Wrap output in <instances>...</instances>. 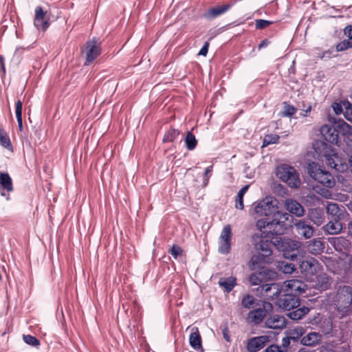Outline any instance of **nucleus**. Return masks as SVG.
<instances>
[{"mask_svg": "<svg viewBox=\"0 0 352 352\" xmlns=\"http://www.w3.org/2000/svg\"><path fill=\"white\" fill-rule=\"evenodd\" d=\"M307 289V285L298 279L278 283L262 284L258 290L267 300H275V304L285 310L295 308L299 304V297Z\"/></svg>", "mask_w": 352, "mask_h": 352, "instance_id": "obj_1", "label": "nucleus"}, {"mask_svg": "<svg viewBox=\"0 0 352 352\" xmlns=\"http://www.w3.org/2000/svg\"><path fill=\"white\" fill-rule=\"evenodd\" d=\"M273 239L271 233H266V231H261V233L252 236L254 253L249 264H270L272 262L271 245Z\"/></svg>", "mask_w": 352, "mask_h": 352, "instance_id": "obj_2", "label": "nucleus"}, {"mask_svg": "<svg viewBox=\"0 0 352 352\" xmlns=\"http://www.w3.org/2000/svg\"><path fill=\"white\" fill-rule=\"evenodd\" d=\"M279 270L284 273H292L300 269L305 279L310 283H313L312 287L325 291L330 288L332 283L331 278L325 274H317L316 273V265H277Z\"/></svg>", "mask_w": 352, "mask_h": 352, "instance_id": "obj_3", "label": "nucleus"}, {"mask_svg": "<svg viewBox=\"0 0 352 352\" xmlns=\"http://www.w3.org/2000/svg\"><path fill=\"white\" fill-rule=\"evenodd\" d=\"M331 305L338 318L342 319L352 316V287L339 286L336 291L329 296Z\"/></svg>", "mask_w": 352, "mask_h": 352, "instance_id": "obj_4", "label": "nucleus"}, {"mask_svg": "<svg viewBox=\"0 0 352 352\" xmlns=\"http://www.w3.org/2000/svg\"><path fill=\"white\" fill-rule=\"evenodd\" d=\"M278 246L285 259L298 264H319L314 258L306 256L301 243L298 241L286 238L280 239Z\"/></svg>", "mask_w": 352, "mask_h": 352, "instance_id": "obj_5", "label": "nucleus"}, {"mask_svg": "<svg viewBox=\"0 0 352 352\" xmlns=\"http://www.w3.org/2000/svg\"><path fill=\"white\" fill-rule=\"evenodd\" d=\"M290 217L292 216L288 212L280 211L277 206L272 219L270 218L258 219L256 226L260 231H266V233L270 232L271 236L274 238V236L284 234L287 226V221Z\"/></svg>", "mask_w": 352, "mask_h": 352, "instance_id": "obj_6", "label": "nucleus"}, {"mask_svg": "<svg viewBox=\"0 0 352 352\" xmlns=\"http://www.w3.org/2000/svg\"><path fill=\"white\" fill-rule=\"evenodd\" d=\"M278 201L272 197H266L265 198L254 201L249 210V214L254 219L265 217L263 219L270 218L272 219L274 212L276 211Z\"/></svg>", "mask_w": 352, "mask_h": 352, "instance_id": "obj_7", "label": "nucleus"}, {"mask_svg": "<svg viewBox=\"0 0 352 352\" xmlns=\"http://www.w3.org/2000/svg\"><path fill=\"white\" fill-rule=\"evenodd\" d=\"M307 172L312 179L326 188H331L336 184L334 177L316 162H312L308 164Z\"/></svg>", "mask_w": 352, "mask_h": 352, "instance_id": "obj_8", "label": "nucleus"}, {"mask_svg": "<svg viewBox=\"0 0 352 352\" xmlns=\"http://www.w3.org/2000/svg\"><path fill=\"white\" fill-rule=\"evenodd\" d=\"M276 175L283 182L291 188H298L300 180L294 168L286 164H282L277 168Z\"/></svg>", "mask_w": 352, "mask_h": 352, "instance_id": "obj_9", "label": "nucleus"}, {"mask_svg": "<svg viewBox=\"0 0 352 352\" xmlns=\"http://www.w3.org/2000/svg\"><path fill=\"white\" fill-rule=\"evenodd\" d=\"M258 271L252 273L249 276V281L252 285H259L269 280L274 279L277 273L272 270L268 269L265 265H260Z\"/></svg>", "mask_w": 352, "mask_h": 352, "instance_id": "obj_10", "label": "nucleus"}, {"mask_svg": "<svg viewBox=\"0 0 352 352\" xmlns=\"http://www.w3.org/2000/svg\"><path fill=\"white\" fill-rule=\"evenodd\" d=\"M232 229L230 225H226L221 232L219 239V252L227 254L231 250Z\"/></svg>", "mask_w": 352, "mask_h": 352, "instance_id": "obj_11", "label": "nucleus"}, {"mask_svg": "<svg viewBox=\"0 0 352 352\" xmlns=\"http://www.w3.org/2000/svg\"><path fill=\"white\" fill-rule=\"evenodd\" d=\"M329 242L337 252L342 256L349 257V263L352 262V257L349 254L351 242L348 239L342 236L333 237L330 239Z\"/></svg>", "mask_w": 352, "mask_h": 352, "instance_id": "obj_12", "label": "nucleus"}, {"mask_svg": "<svg viewBox=\"0 0 352 352\" xmlns=\"http://www.w3.org/2000/svg\"><path fill=\"white\" fill-rule=\"evenodd\" d=\"M86 60L85 65L91 64L101 52L100 43L96 39L88 41L86 43Z\"/></svg>", "mask_w": 352, "mask_h": 352, "instance_id": "obj_13", "label": "nucleus"}, {"mask_svg": "<svg viewBox=\"0 0 352 352\" xmlns=\"http://www.w3.org/2000/svg\"><path fill=\"white\" fill-rule=\"evenodd\" d=\"M47 12L44 11L41 6H37L35 9L34 25L38 30L45 31L50 25L49 19L46 18Z\"/></svg>", "mask_w": 352, "mask_h": 352, "instance_id": "obj_14", "label": "nucleus"}, {"mask_svg": "<svg viewBox=\"0 0 352 352\" xmlns=\"http://www.w3.org/2000/svg\"><path fill=\"white\" fill-rule=\"evenodd\" d=\"M320 133L327 142L333 144H338L339 134L338 129L331 126L324 124L320 128Z\"/></svg>", "mask_w": 352, "mask_h": 352, "instance_id": "obj_15", "label": "nucleus"}, {"mask_svg": "<svg viewBox=\"0 0 352 352\" xmlns=\"http://www.w3.org/2000/svg\"><path fill=\"white\" fill-rule=\"evenodd\" d=\"M270 341L267 336H261L252 338L248 342L247 349L249 352H257L262 349Z\"/></svg>", "mask_w": 352, "mask_h": 352, "instance_id": "obj_16", "label": "nucleus"}, {"mask_svg": "<svg viewBox=\"0 0 352 352\" xmlns=\"http://www.w3.org/2000/svg\"><path fill=\"white\" fill-rule=\"evenodd\" d=\"M267 311L265 307H259L248 313L247 320L254 325L260 324L267 316Z\"/></svg>", "mask_w": 352, "mask_h": 352, "instance_id": "obj_17", "label": "nucleus"}, {"mask_svg": "<svg viewBox=\"0 0 352 352\" xmlns=\"http://www.w3.org/2000/svg\"><path fill=\"white\" fill-rule=\"evenodd\" d=\"M233 5L234 3H228L224 5L212 7L207 11L206 17L210 19H215L228 11Z\"/></svg>", "mask_w": 352, "mask_h": 352, "instance_id": "obj_18", "label": "nucleus"}, {"mask_svg": "<svg viewBox=\"0 0 352 352\" xmlns=\"http://www.w3.org/2000/svg\"><path fill=\"white\" fill-rule=\"evenodd\" d=\"M0 186L2 191L0 192L2 197H6L7 192H11L14 190L12 179L8 173L0 172Z\"/></svg>", "mask_w": 352, "mask_h": 352, "instance_id": "obj_19", "label": "nucleus"}, {"mask_svg": "<svg viewBox=\"0 0 352 352\" xmlns=\"http://www.w3.org/2000/svg\"><path fill=\"white\" fill-rule=\"evenodd\" d=\"M265 327L273 329H281L286 326V320L285 317L275 314L267 318L265 321Z\"/></svg>", "mask_w": 352, "mask_h": 352, "instance_id": "obj_20", "label": "nucleus"}, {"mask_svg": "<svg viewBox=\"0 0 352 352\" xmlns=\"http://www.w3.org/2000/svg\"><path fill=\"white\" fill-rule=\"evenodd\" d=\"M285 206L287 210L298 216L301 217L304 214L305 210L302 205L296 200L288 199L285 200Z\"/></svg>", "mask_w": 352, "mask_h": 352, "instance_id": "obj_21", "label": "nucleus"}, {"mask_svg": "<svg viewBox=\"0 0 352 352\" xmlns=\"http://www.w3.org/2000/svg\"><path fill=\"white\" fill-rule=\"evenodd\" d=\"M295 226L298 234L302 235L305 239H309L312 236L314 229L305 221L300 220L295 223Z\"/></svg>", "mask_w": 352, "mask_h": 352, "instance_id": "obj_22", "label": "nucleus"}, {"mask_svg": "<svg viewBox=\"0 0 352 352\" xmlns=\"http://www.w3.org/2000/svg\"><path fill=\"white\" fill-rule=\"evenodd\" d=\"M300 305V303L295 308H292L287 313V316L293 320H298L301 319L303 316L307 314L309 311V308L305 306L302 307L298 308Z\"/></svg>", "mask_w": 352, "mask_h": 352, "instance_id": "obj_23", "label": "nucleus"}, {"mask_svg": "<svg viewBox=\"0 0 352 352\" xmlns=\"http://www.w3.org/2000/svg\"><path fill=\"white\" fill-rule=\"evenodd\" d=\"M321 336L316 332H311L303 336L301 339L302 344L305 346H315L320 342Z\"/></svg>", "mask_w": 352, "mask_h": 352, "instance_id": "obj_24", "label": "nucleus"}, {"mask_svg": "<svg viewBox=\"0 0 352 352\" xmlns=\"http://www.w3.org/2000/svg\"><path fill=\"white\" fill-rule=\"evenodd\" d=\"M324 212L319 208L312 209L309 212L311 221L317 226L322 225L324 221Z\"/></svg>", "mask_w": 352, "mask_h": 352, "instance_id": "obj_25", "label": "nucleus"}, {"mask_svg": "<svg viewBox=\"0 0 352 352\" xmlns=\"http://www.w3.org/2000/svg\"><path fill=\"white\" fill-rule=\"evenodd\" d=\"M339 219H336L333 220L331 219L325 226V230L331 234H338L340 232L342 229V225Z\"/></svg>", "mask_w": 352, "mask_h": 352, "instance_id": "obj_26", "label": "nucleus"}, {"mask_svg": "<svg viewBox=\"0 0 352 352\" xmlns=\"http://www.w3.org/2000/svg\"><path fill=\"white\" fill-rule=\"evenodd\" d=\"M219 285L220 287L224 288L225 292L229 293L236 285V280L232 276L228 278H221L219 280Z\"/></svg>", "mask_w": 352, "mask_h": 352, "instance_id": "obj_27", "label": "nucleus"}, {"mask_svg": "<svg viewBox=\"0 0 352 352\" xmlns=\"http://www.w3.org/2000/svg\"><path fill=\"white\" fill-rule=\"evenodd\" d=\"M170 254L179 262H185L186 254V252L179 245H173L169 251Z\"/></svg>", "mask_w": 352, "mask_h": 352, "instance_id": "obj_28", "label": "nucleus"}, {"mask_svg": "<svg viewBox=\"0 0 352 352\" xmlns=\"http://www.w3.org/2000/svg\"><path fill=\"white\" fill-rule=\"evenodd\" d=\"M189 342L190 345L194 349L197 350L202 347L201 338L197 328H196L195 330L190 333L189 337Z\"/></svg>", "mask_w": 352, "mask_h": 352, "instance_id": "obj_29", "label": "nucleus"}, {"mask_svg": "<svg viewBox=\"0 0 352 352\" xmlns=\"http://www.w3.org/2000/svg\"><path fill=\"white\" fill-rule=\"evenodd\" d=\"M327 212L331 216V219H340L342 214V210L339 208L338 205L336 203H329L327 206Z\"/></svg>", "mask_w": 352, "mask_h": 352, "instance_id": "obj_30", "label": "nucleus"}, {"mask_svg": "<svg viewBox=\"0 0 352 352\" xmlns=\"http://www.w3.org/2000/svg\"><path fill=\"white\" fill-rule=\"evenodd\" d=\"M249 188L250 185H245L238 192L235 199L236 208L239 210H243L244 208L243 196L245 193L247 192V190L249 189Z\"/></svg>", "mask_w": 352, "mask_h": 352, "instance_id": "obj_31", "label": "nucleus"}, {"mask_svg": "<svg viewBox=\"0 0 352 352\" xmlns=\"http://www.w3.org/2000/svg\"><path fill=\"white\" fill-rule=\"evenodd\" d=\"M0 144L9 151L12 150V143L5 130L0 127Z\"/></svg>", "mask_w": 352, "mask_h": 352, "instance_id": "obj_32", "label": "nucleus"}, {"mask_svg": "<svg viewBox=\"0 0 352 352\" xmlns=\"http://www.w3.org/2000/svg\"><path fill=\"white\" fill-rule=\"evenodd\" d=\"M333 168L340 173H344L348 169V164L345 160L340 158L338 154L336 155V160Z\"/></svg>", "mask_w": 352, "mask_h": 352, "instance_id": "obj_33", "label": "nucleus"}, {"mask_svg": "<svg viewBox=\"0 0 352 352\" xmlns=\"http://www.w3.org/2000/svg\"><path fill=\"white\" fill-rule=\"evenodd\" d=\"M185 144L188 150H194L197 145V140L191 132H188L185 138Z\"/></svg>", "mask_w": 352, "mask_h": 352, "instance_id": "obj_34", "label": "nucleus"}, {"mask_svg": "<svg viewBox=\"0 0 352 352\" xmlns=\"http://www.w3.org/2000/svg\"><path fill=\"white\" fill-rule=\"evenodd\" d=\"M256 302L255 298L250 294H245L243 296L241 300V305L245 309L253 308Z\"/></svg>", "mask_w": 352, "mask_h": 352, "instance_id": "obj_35", "label": "nucleus"}, {"mask_svg": "<svg viewBox=\"0 0 352 352\" xmlns=\"http://www.w3.org/2000/svg\"><path fill=\"white\" fill-rule=\"evenodd\" d=\"M324 248L323 243L321 241L314 239L309 245V251L310 253L317 254Z\"/></svg>", "mask_w": 352, "mask_h": 352, "instance_id": "obj_36", "label": "nucleus"}, {"mask_svg": "<svg viewBox=\"0 0 352 352\" xmlns=\"http://www.w3.org/2000/svg\"><path fill=\"white\" fill-rule=\"evenodd\" d=\"M179 135V131L175 129H170L168 131L166 132V133L164 135L163 141L164 142H173L176 138Z\"/></svg>", "mask_w": 352, "mask_h": 352, "instance_id": "obj_37", "label": "nucleus"}, {"mask_svg": "<svg viewBox=\"0 0 352 352\" xmlns=\"http://www.w3.org/2000/svg\"><path fill=\"white\" fill-rule=\"evenodd\" d=\"M338 133H342L344 135H352V127L344 121H342L338 126Z\"/></svg>", "mask_w": 352, "mask_h": 352, "instance_id": "obj_38", "label": "nucleus"}, {"mask_svg": "<svg viewBox=\"0 0 352 352\" xmlns=\"http://www.w3.org/2000/svg\"><path fill=\"white\" fill-rule=\"evenodd\" d=\"M343 106L344 107L343 112L344 118L352 122V104L349 101H344Z\"/></svg>", "mask_w": 352, "mask_h": 352, "instance_id": "obj_39", "label": "nucleus"}, {"mask_svg": "<svg viewBox=\"0 0 352 352\" xmlns=\"http://www.w3.org/2000/svg\"><path fill=\"white\" fill-rule=\"evenodd\" d=\"M279 138V135L276 134L266 135L263 139V146H266L272 144H276L278 142Z\"/></svg>", "mask_w": 352, "mask_h": 352, "instance_id": "obj_40", "label": "nucleus"}, {"mask_svg": "<svg viewBox=\"0 0 352 352\" xmlns=\"http://www.w3.org/2000/svg\"><path fill=\"white\" fill-rule=\"evenodd\" d=\"M23 341L32 346H38L40 345V340L35 336L31 335H23Z\"/></svg>", "mask_w": 352, "mask_h": 352, "instance_id": "obj_41", "label": "nucleus"}, {"mask_svg": "<svg viewBox=\"0 0 352 352\" xmlns=\"http://www.w3.org/2000/svg\"><path fill=\"white\" fill-rule=\"evenodd\" d=\"M22 107L23 104L22 102L19 100L16 102V117L18 122V124L23 123L22 122Z\"/></svg>", "mask_w": 352, "mask_h": 352, "instance_id": "obj_42", "label": "nucleus"}, {"mask_svg": "<svg viewBox=\"0 0 352 352\" xmlns=\"http://www.w3.org/2000/svg\"><path fill=\"white\" fill-rule=\"evenodd\" d=\"M284 111L283 112V114L285 116L289 117L293 115H294L297 111L296 108H295L294 106L287 104L286 102L284 103Z\"/></svg>", "mask_w": 352, "mask_h": 352, "instance_id": "obj_43", "label": "nucleus"}, {"mask_svg": "<svg viewBox=\"0 0 352 352\" xmlns=\"http://www.w3.org/2000/svg\"><path fill=\"white\" fill-rule=\"evenodd\" d=\"M352 47V43L348 40H344L341 42H340L337 45H336V50L338 52H342V51H344L349 48H351Z\"/></svg>", "mask_w": 352, "mask_h": 352, "instance_id": "obj_44", "label": "nucleus"}, {"mask_svg": "<svg viewBox=\"0 0 352 352\" xmlns=\"http://www.w3.org/2000/svg\"><path fill=\"white\" fill-rule=\"evenodd\" d=\"M272 23V21L265 19H256L255 21V27L256 29H263Z\"/></svg>", "mask_w": 352, "mask_h": 352, "instance_id": "obj_45", "label": "nucleus"}, {"mask_svg": "<svg viewBox=\"0 0 352 352\" xmlns=\"http://www.w3.org/2000/svg\"><path fill=\"white\" fill-rule=\"evenodd\" d=\"M343 102L344 101H341L340 102H333L331 104V107H332L334 113L336 115H340V114H341L342 113L344 112V111H343V107H344Z\"/></svg>", "mask_w": 352, "mask_h": 352, "instance_id": "obj_46", "label": "nucleus"}, {"mask_svg": "<svg viewBox=\"0 0 352 352\" xmlns=\"http://www.w3.org/2000/svg\"><path fill=\"white\" fill-rule=\"evenodd\" d=\"M265 352H287V350H283L280 346L272 344L265 350Z\"/></svg>", "mask_w": 352, "mask_h": 352, "instance_id": "obj_47", "label": "nucleus"}, {"mask_svg": "<svg viewBox=\"0 0 352 352\" xmlns=\"http://www.w3.org/2000/svg\"><path fill=\"white\" fill-rule=\"evenodd\" d=\"M337 153H333L332 155H325V162L327 165L333 168V165L334 164V162L336 160V155Z\"/></svg>", "mask_w": 352, "mask_h": 352, "instance_id": "obj_48", "label": "nucleus"}, {"mask_svg": "<svg viewBox=\"0 0 352 352\" xmlns=\"http://www.w3.org/2000/svg\"><path fill=\"white\" fill-rule=\"evenodd\" d=\"M344 32V34L347 36L348 40L352 43V25L346 27Z\"/></svg>", "mask_w": 352, "mask_h": 352, "instance_id": "obj_49", "label": "nucleus"}, {"mask_svg": "<svg viewBox=\"0 0 352 352\" xmlns=\"http://www.w3.org/2000/svg\"><path fill=\"white\" fill-rule=\"evenodd\" d=\"M290 344V338L289 337H285L282 340V344L280 345L281 349L283 350H287L288 346Z\"/></svg>", "mask_w": 352, "mask_h": 352, "instance_id": "obj_50", "label": "nucleus"}, {"mask_svg": "<svg viewBox=\"0 0 352 352\" xmlns=\"http://www.w3.org/2000/svg\"><path fill=\"white\" fill-rule=\"evenodd\" d=\"M209 43L206 42L199 52V55L206 56L208 52Z\"/></svg>", "mask_w": 352, "mask_h": 352, "instance_id": "obj_51", "label": "nucleus"}, {"mask_svg": "<svg viewBox=\"0 0 352 352\" xmlns=\"http://www.w3.org/2000/svg\"><path fill=\"white\" fill-rule=\"evenodd\" d=\"M316 192H318L319 194H320L322 197L325 198H330L331 196V192L325 188H321L320 191H318L316 190Z\"/></svg>", "mask_w": 352, "mask_h": 352, "instance_id": "obj_52", "label": "nucleus"}, {"mask_svg": "<svg viewBox=\"0 0 352 352\" xmlns=\"http://www.w3.org/2000/svg\"><path fill=\"white\" fill-rule=\"evenodd\" d=\"M212 171V166H210L207 167L205 170L204 175L206 177V179L204 181V185L206 186L208 183V179L210 176L208 175Z\"/></svg>", "mask_w": 352, "mask_h": 352, "instance_id": "obj_53", "label": "nucleus"}, {"mask_svg": "<svg viewBox=\"0 0 352 352\" xmlns=\"http://www.w3.org/2000/svg\"><path fill=\"white\" fill-rule=\"evenodd\" d=\"M223 338L224 339L227 341V342H230V336H229V333H228V330L227 328H225L223 330Z\"/></svg>", "mask_w": 352, "mask_h": 352, "instance_id": "obj_54", "label": "nucleus"}, {"mask_svg": "<svg viewBox=\"0 0 352 352\" xmlns=\"http://www.w3.org/2000/svg\"><path fill=\"white\" fill-rule=\"evenodd\" d=\"M268 44H269L268 40L265 39V40L262 41L260 43V44L258 45V49L261 50V48L267 46Z\"/></svg>", "mask_w": 352, "mask_h": 352, "instance_id": "obj_55", "label": "nucleus"}, {"mask_svg": "<svg viewBox=\"0 0 352 352\" xmlns=\"http://www.w3.org/2000/svg\"><path fill=\"white\" fill-rule=\"evenodd\" d=\"M311 110V106L309 105V107L307 108L306 110L302 111V112L300 113V115L303 117L307 116L308 113H309Z\"/></svg>", "mask_w": 352, "mask_h": 352, "instance_id": "obj_56", "label": "nucleus"}, {"mask_svg": "<svg viewBox=\"0 0 352 352\" xmlns=\"http://www.w3.org/2000/svg\"><path fill=\"white\" fill-rule=\"evenodd\" d=\"M0 63H1L2 71L3 72H5L6 69H5L4 62H3V58L2 56H0Z\"/></svg>", "mask_w": 352, "mask_h": 352, "instance_id": "obj_57", "label": "nucleus"}, {"mask_svg": "<svg viewBox=\"0 0 352 352\" xmlns=\"http://www.w3.org/2000/svg\"><path fill=\"white\" fill-rule=\"evenodd\" d=\"M348 230L349 234L352 236V220L348 224Z\"/></svg>", "mask_w": 352, "mask_h": 352, "instance_id": "obj_58", "label": "nucleus"}, {"mask_svg": "<svg viewBox=\"0 0 352 352\" xmlns=\"http://www.w3.org/2000/svg\"><path fill=\"white\" fill-rule=\"evenodd\" d=\"M336 265H327V270H329V271H332L333 273H335V272L333 271V270L331 269V267L334 268Z\"/></svg>", "mask_w": 352, "mask_h": 352, "instance_id": "obj_59", "label": "nucleus"}, {"mask_svg": "<svg viewBox=\"0 0 352 352\" xmlns=\"http://www.w3.org/2000/svg\"><path fill=\"white\" fill-rule=\"evenodd\" d=\"M349 162V164H350V166H351V173H352V155L351 156Z\"/></svg>", "mask_w": 352, "mask_h": 352, "instance_id": "obj_60", "label": "nucleus"}, {"mask_svg": "<svg viewBox=\"0 0 352 352\" xmlns=\"http://www.w3.org/2000/svg\"><path fill=\"white\" fill-rule=\"evenodd\" d=\"M19 128L20 131H21L23 129V123L19 124Z\"/></svg>", "mask_w": 352, "mask_h": 352, "instance_id": "obj_61", "label": "nucleus"}, {"mask_svg": "<svg viewBox=\"0 0 352 352\" xmlns=\"http://www.w3.org/2000/svg\"><path fill=\"white\" fill-rule=\"evenodd\" d=\"M348 207H349V210H352V202H350V203H349V204Z\"/></svg>", "mask_w": 352, "mask_h": 352, "instance_id": "obj_62", "label": "nucleus"}, {"mask_svg": "<svg viewBox=\"0 0 352 352\" xmlns=\"http://www.w3.org/2000/svg\"><path fill=\"white\" fill-rule=\"evenodd\" d=\"M278 264H285V262L282 261V262H278Z\"/></svg>", "mask_w": 352, "mask_h": 352, "instance_id": "obj_63", "label": "nucleus"}, {"mask_svg": "<svg viewBox=\"0 0 352 352\" xmlns=\"http://www.w3.org/2000/svg\"><path fill=\"white\" fill-rule=\"evenodd\" d=\"M316 267H318V265H316ZM319 267H321V265H319Z\"/></svg>", "mask_w": 352, "mask_h": 352, "instance_id": "obj_64", "label": "nucleus"}]
</instances>
